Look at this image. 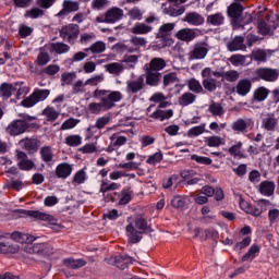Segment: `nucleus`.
<instances>
[{"instance_id": "f257e3e1", "label": "nucleus", "mask_w": 279, "mask_h": 279, "mask_svg": "<svg viewBox=\"0 0 279 279\" xmlns=\"http://www.w3.org/2000/svg\"><path fill=\"white\" fill-rule=\"evenodd\" d=\"M93 97L94 99H98L99 102H90L87 106V110L90 114L108 112V110L117 108V104L123 100V94L121 92L100 88H96L93 92Z\"/></svg>"}, {"instance_id": "f03ea898", "label": "nucleus", "mask_w": 279, "mask_h": 279, "mask_svg": "<svg viewBox=\"0 0 279 279\" xmlns=\"http://www.w3.org/2000/svg\"><path fill=\"white\" fill-rule=\"evenodd\" d=\"M126 236L129 239V243H138L143 236L141 234H145L147 230H149V225H147V220L143 217H137L134 220V226L129 223L125 228Z\"/></svg>"}, {"instance_id": "7ed1b4c3", "label": "nucleus", "mask_w": 279, "mask_h": 279, "mask_svg": "<svg viewBox=\"0 0 279 279\" xmlns=\"http://www.w3.org/2000/svg\"><path fill=\"white\" fill-rule=\"evenodd\" d=\"M210 51V45L206 41H198L192 46V49L187 53L189 62H195V60H206L208 52Z\"/></svg>"}, {"instance_id": "20e7f679", "label": "nucleus", "mask_w": 279, "mask_h": 279, "mask_svg": "<svg viewBox=\"0 0 279 279\" xmlns=\"http://www.w3.org/2000/svg\"><path fill=\"white\" fill-rule=\"evenodd\" d=\"M49 95H51L49 89L35 88L28 97L22 100L21 106L23 108H34L39 101H45Z\"/></svg>"}, {"instance_id": "39448f33", "label": "nucleus", "mask_w": 279, "mask_h": 279, "mask_svg": "<svg viewBox=\"0 0 279 279\" xmlns=\"http://www.w3.org/2000/svg\"><path fill=\"white\" fill-rule=\"evenodd\" d=\"M59 36L65 43H69L70 45H75V40H77V36H80V25L73 23L63 25L59 29Z\"/></svg>"}, {"instance_id": "423d86ee", "label": "nucleus", "mask_w": 279, "mask_h": 279, "mask_svg": "<svg viewBox=\"0 0 279 279\" xmlns=\"http://www.w3.org/2000/svg\"><path fill=\"white\" fill-rule=\"evenodd\" d=\"M173 29H175V23H166L159 27L156 38L162 40V48L171 47V45H173V39H171Z\"/></svg>"}, {"instance_id": "0eeeda50", "label": "nucleus", "mask_w": 279, "mask_h": 279, "mask_svg": "<svg viewBox=\"0 0 279 279\" xmlns=\"http://www.w3.org/2000/svg\"><path fill=\"white\" fill-rule=\"evenodd\" d=\"M26 254H37V256H51L53 247L47 243L26 244L24 246Z\"/></svg>"}, {"instance_id": "6e6552de", "label": "nucleus", "mask_w": 279, "mask_h": 279, "mask_svg": "<svg viewBox=\"0 0 279 279\" xmlns=\"http://www.w3.org/2000/svg\"><path fill=\"white\" fill-rule=\"evenodd\" d=\"M154 108H156V106L150 105L146 110L147 117L149 119H154L155 121H169V119H171V117H173L172 109H167V110L156 109L154 111Z\"/></svg>"}, {"instance_id": "1a4fd4ad", "label": "nucleus", "mask_w": 279, "mask_h": 279, "mask_svg": "<svg viewBox=\"0 0 279 279\" xmlns=\"http://www.w3.org/2000/svg\"><path fill=\"white\" fill-rule=\"evenodd\" d=\"M123 19V11L120 8H111L106 14L96 17L97 23H117Z\"/></svg>"}, {"instance_id": "9d476101", "label": "nucleus", "mask_w": 279, "mask_h": 279, "mask_svg": "<svg viewBox=\"0 0 279 279\" xmlns=\"http://www.w3.org/2000/svg\"><path fill=\"white\" fill-rule=\"evenodd\" d=\"M143 90H145V76L140 75L126 81V93L129 95H137Z\"/></svg>"}, {"instance_id": "9b49d317", "label": "nucleus", "mask_w": 279, "mask_h": 279, "mask_svg": "<svg viewBox=\"0 0 279 279\" xmlns=\"http://www.w3.org/2000/svg\"><path fill=\"white\" fill-rule=\"evenodd\" d=\"M29 130V123L25 120H14L7 126V133L10 136H20V134H25Z\"/></svg>"}, {"instance_id": "f8f14e48", "label": "nucleus", "mask_w": 279, "mask_h": 279, "mask_svg": "<svg viewBox=\"0 0 279 279\" xmlns=\"http://www.w3.org/2000/svg\"><path fill=\"white\" fill-rule=\"evenodd\" d=\"M242 14H243V4L239 2H233L228 7V15L231 19H233L232 21L233 29H239V27H243V25L239 23V19Z\"/></svg>"}, {"instance_id": "ddd939ff", "label": "nucleus", "mask_w": 279, "mask_h": 279, "mask_svg": "<svg viewBox=\"0 0 279 279\" xmlns=\"http://www.w3.org/2000/svg\"><path fill=\"white\" fill-rule=\"evenodd\" d=\"M199 34H202V31L198 28H181L175 33V38L182 40V43H192Z\"/></svg>"}, {"instance_id": "4468645a", "label": "nucleus", "mask_w": 279, "mask_h": 279, "mask_svg": "<svg viewBox=\"0 0 279 279\" xmlns=\"http://www.w3.org/2000/svg\"><path fill=\"white\" fill-rule=\"evenodd\" d=\"M257 77L264 82H276L279 77V70L271 68H259L255 71Z\"/></svg>"}, {"instance_id": "2eb2a0df", "label": "nucleus", "mask_w": 279, "mask_h": 279, "mask_svg": "<svg viewBox=\"0 0 279 279\" xmlns=\"http://www.w3.org/2000/svg\"><path fill=\"white\" fill-rule=\"evenodd\" d=\"M15 156L17 159V166L21 169V171H32L34 167H36V163L32 159L27 157V154L22 150H16Z\"/></svg>"}, {"instance_id": "dca6fc26", "label": "nucleus", "mask_w": 279, "mask_h": 279, "mask_svg": "<svg viewBox=\"0 0 279 279\" xmlns=\"http://www.w3.org/2000/svg\"><path fill=\"white\" fill-rule=\"evenodd\" d=\"M80 11V2L73 0H64L62 3V10L56 14L57 19H64V16H69L71 12Z\"/></svg>"}, {"instance_id": "f3484780", "label": "nucleus", "mask_w": 279, "mask_h": 279, "mask_svg": "<svg viewBox=\"0 0 279 279\" xmlns=\"http://www.w3.org/2000/svg\"><path fill=\"white\" fill-rule=\"evenodd\" d=\"M19 145L22 147V149L28 151V154H36L40 147V140L36 137H25L19 142Z\"/></svg>"}, {"instance_id": "a211bd4d", "label": "nucleus", "mask_w": 279, "mask_h": 279, "mask_svg": "<svg viewBox=\"0 0 279 279\" xmlns=\"http://www.w3.org/2000/svg\"><path fill=\"white\" fill-rule=\"evenodd\" d=\"M26 215L38 219L39 221H47L50 226H58V219L50 214L38 211V210H27Z\"/></svg>"}, {"instance_id": "6ab92c4d", "label": "nucleus", "mask_w": 279, "mask_h": 279, "mask_svg": "<svg viewBox=\"0 0 279 279\" xmlns=\"http://www.w3.org/2000/svg\"><path fill=\"white\" fill-rule=\"evenodd\" d=\"M252 120H245L240 118L232 123L231 130H233V132H236V134H245L247 133L248 128H252Z\"/></svg>"}, {"instance_id": "aec40b11", "label": "nucleus", "mask_w": 279, "mask_h": 279, "mask_svg": "<svg viewBox=\"0 0 279 279\" xmlns=\"http://www.w3.org/2000/svg\"><path fill=\"white\" fill-rule=\"evenodd\" d=\"M166 68H167V61L160 57L153 58L149 61V63H146L144 65V69H148L149 71H154L155 73H158L159 71H162Z\"/></svg>"}, {"instance_id": "412c9836", "label": "nucleus", "mask_w": 279, "mask_h": 279, "mask_svg": "<svg viewBox=\"0 0 279 279\" xmlns=\"http://www.w3.org/2000/svg\"><path fill=\"white\" fill-rule=\"evenodd\" d=\"M183 21L184 23H189V25H193L194 27H199V25H204L205 23V19L197 12L187 13Z\"/></svg>"}, {"instance_id": "4be33fe9", "label": "nucleus", "mask_w": 279, "mask_h": 279, "mask_svg": "<svg viewBox=\"0 0 279 279\" xmlns=\"http://www.w3.org/2000/svg\"><path fill=\"white\" fill-rule=\"evenodd\" d=\"M252 90V80L250 78H242L238 82L235 86V93L241 97H245Z\"/></svg>"}, {"instance_id": "5701e85b", "label": "nucleus", "mask_w": 279, "mask_h": 279, "mask_svg": "<svg viewBox=\"0 0 279 279\" xmlns=\"http://www.w3.org/2000/svg\"><path fill=\"white\" fill-rule=\"evenodd\" d=\"M276 191V183L274 181H263L259 183L258 192L265 197H271Z\"/></svg>"}, {"instance_id": "b1692460", "label": "nucleus", "mask_w": 279, "mask_h": 279, "mask_svg": "<svg viewBox=\"0 0 279 279\" xmlns=\"http://www.w3.org/2000/svg\"><path fill=\"white\" fill-rule=\"evenodd\" d=\"M71 173H73V166L66 162L59 163L56 168L57 178H61L62 180H66Z\"/></svg>"}, {"instance_id": "393cba45", "label": "nucleus", "mask_w": 279, "mask_h": 279, "mask_svg": "<svg viewBox=\"0 0 279 279\" xmlns=\"http://www.w3.org/2000/svg\"><path fill=\"white\" fill-rule=\"evenodd\" d=\"M23 83H16L15 86L9 83H2L0 85V97L2 99H10L14 90H16V86H22Z\"/></svg>"}, {"instance_id": "a878e982", "label": "nucleus", "mask_w": 279, "mask_h": 279, "mask_svg": "<svg viewBox=\"0 0 279 279\" xmlns=\"http://www.w3.org/2000/svg\"><path fill=\"white\" fill-rule=\"evenodd\" d=\"M131 32L137 36H145L146 34H150V32H154V26L147 23H136L131 28Z\"/></svg>"}, {"instance_id": "bb28decb", "label": "nucleus", "mask_w": 279, "mask_h": 279, "mask_svg": "<svg viewBox=\"0 0 279 279\" xmlns=\"http://www.w3.org/2000/svg\"><path fill=\"white\" fill-rule=\"evenodd\" d=\"M195 101H197V95H195L193 92H185L178 99L179 106H182L183 108L195 104Z\"/></svg>"}, {"instance_id": "cd10ccee", "label": "nucleus", "mask_w": 279, "mask_h": 279, "mask_svg": "<svg viewBox=\"0 0 279 279\" xmlns=\"http://www.w3.org/2000/svg\"><path fill=\"white\" fill-rule=\"evenodd\" d=\"M262 125L264 130H267L268 132H274L278 125V119H276V116H274V113H269L263 119Z\"/></svg>"}, {"instance_id": "c85d7f7f", "label": "nucleus", "mask_w": 279, "mask_h": 279, "mask_svg": "<svg viewBox=\"0 0 279 279\" xmlns=\"http://www.w3.org/2000/svg\"><path fill=\"white\" fill-rule=\"evenodd\" d=\"M87 262L84 258H65L63 259L64 267H68V269H80L82 267H86Z\"/></svg>"}, {"instance_id": "c756f323", "label": "nucleus", "mask_w": 279, "mask_h": 279, "mask_svg": "<svg viewBox=\"0 0 279 279\" xmlns=\"http://www.w3.org/2000/svg\"><path fill=\"white\" fill-rule=\"evenodd\" d=\"M245 39L242 36H236L227 45L229 51H243L245 49Z\"/></svg>"}, {"instance_id": "7c9ffc66", "label": "nucleus", "mask_w": 279, "mask_h": 279, "mask_svg": "<svg viewBox=\"0 0 279 279\" xmlns=\"http://www.w3.org/2000/svg\"><path fill=\"white\" fill-rule=\"evenodd\" d=\"M146 73V84L148 86H158V83L160 82V72H154L149 69H144Z\"/></svg>"}, {"instance_id": "2f4dec72", "label": "nucleus", "mask_w": 279, "mask_h": 279, "mask_svg": "<svg viewBox=\"0 0 279 279\" xmlns=\"http://www.w3.org/2000/svg\"><path fill=\"white\" fill-rule=\"evenodd\" d=\"M228 153L230 156H233V158H246L245 151H243V142H236L228 149Z\"/></svg>"}, {"instance_id": "473e14b6", "label": "nucleus", "mask_w": 279, "mask_h": 279, "mask_svg": "<svg viewBox=\"0 0 279 279\" xmlns=\"http://www.w3.org/2000/svg\"><path fill=\"white\" fill-rule=\"evenodd\" d=\"M51 53H57L62 56V53H69L71 51V46L64 43H52L50 44Z\"/></svg>"}, {"instance_id": "72a5a7b5", "label": "nucleus", "mask_w": 279, "mask_h": 279, "mask_svg": "<svg viewBox=\"0 0 279 279\" xmlns=\"http://www.w3.org/2000/svg\"><path fill=\"white\" fill-rule=\"evenodd\" d=\"M51 62V56H49V52L45 51V48L39 49V53L35 60V64L37 66H45Z\"/></svg>"}, {"instance_id": "f704fd0d", "label": "nucleus", "mask_w": 279, "mask_h": 279, "mask_svg": "<svg viewBox=\"0 0 279 279\" xmlns=\"http://www.w3.org/2000/svg\"><path fill=\"white\" fill-rule=\"evenodd\" d=\"M84 51H90V53L94 56H98L99 53H104L106 51V43L101 40L95 41L88 48H85Z\"/></svg>"}, {"instance_id": "c9c22d12", "label": "nucleus", "mask_w": 279, "mask_h": 279, "mask_svg": "<svg viewBox=\"0 0 279 279\" xmlns=\"http://www.w3.org/2000/svg\"><path fill=\"white\" fill-rule=\"evenodd\" d=\"M186 84L190 93H195V95H202L204 93V87L197 78H190Z\"/></svg>"}, {"instance_id": "e433bc0d", "label": "nucleus", "mask_w": 279, "mask_h": 279, "mask_svg": "<svg viewBox=\"0 0 279 279\" xmlns=\"http://www.w3.org/2000/svg\"><path fill=\"white\" fill-rule=\"evenodd\" d=\"M226 22V17L223 13H215L207 16V25H213L214 27H219V25H223Z\"/></svg>"}, {"instance_id": "4c0bfd02", "label": "nucleus", "mask_w": 279, "mask_h": 279, "mask_svg": "<svg viewBox=\"0 0 279 279\" xmlns=\"http://www.w3.org/2000/svg\"><path fill=\"white\" fill-rule=\"evenodd\" d=\"M45 15V10L43 8H32L25 11L24 13V19H32V20H36V19H41V16Z\"/></svg>"}, {"instance_id": "58836bf2", "label": "nucleus", "mask_w": 279, "mask_h": 279, "mask_svg": "<svg viewBox=\"0 0 279 279\" xmlns=\"http://www.w3.org/2000/svg\"><path fill=\"white\" fill-rule=\"evenodd\" d=\"M116 267L118 269H128L129 265H132V257L128 255H121L113 258Z\"/></svg>"}, {"instance_id": "ea45409f", "label": "nucleus", "mask_w": 279, "mask_h": 279, "mask_svg": "<svg viewBox=\"0 0 279 279\" xmlns=\"http://www.w3.org/2000/svg\"><path fill=\"white\" fill-rule=\"evenodd\" d=\"M259 252H260V247L256 244H253L248 248L247 253L243 255V257L241 258V262L242 263H247V260H248L250 263H252V260L254 258H256V254H258Z\"/></svg>"}, {"instance_id": "a19ab883", "label": "nucleus", "mask_w": 279, "mask_h": 279, "mask_svg": "<svg viewBox=\"0 0 279 279\" xmlns=\"http://www.w3.org/2000/svg\"><path fill=\"white\" fill-rule=\"evenodd\" d=\"M108 123H110V116H102L96 120L95 125H90L87 129V132H89V133L93 132L95 130V128H97V130H104V128H106V125H108Z\"/></svg>"}, {"instance_id": "79ce46f5", "label": "nucleus", "mask_w": 279, "mask_h": 279, "mask_svg": "<svg viewBox=\"0 0 279 279\" xmlns=\"http://www.w3.org/2000/svg\"><path fill=\"white\" fill-rule=\"evenodd\" d=\"M39 154L44 162H53V150L51 149V146H43Z\"/></svg>"}, {"instance_id": "37998d69", "label": "nucleus", "mask_w": 279, "mask_h": 279, "mask_svg": "<svg viewBox=\"0 0 279 279\" xmlns=\"http://www.w3.org/2000/svg\"><path fill=\"white\" fill-rule=\"evenodd\" d=\"M77 80V73L65 72L61 74V86H73V82Z\"/></svg>"}, {"instance_id": "c03bdc74", "label": "nucleus", "mask_w": 279, "mask_h": 279, "mask_svg": "<svg viewBox=\"0 0 279 279\" xmlns=\"http://www.w3.org/2000/svg\"><path fill=\"white\" fill-rule=\"evenodd\" d=\"M269 97V89L265 86L258 87L253 93V99L255 101H265Z\"/></svg>"}, {"instance_id": "a18cd8bd", "label": "nucleus", "mask_w": 279, "mask_h": 279, "mask_svg": "<svg viewBox=\"0 0 279 279\" xmlns=\"http://www.w3.org/2000/svg\"><path fill=\"white\" fill-rule=\"evenodd\" d=\"M240 206L245 210V213L253 215V217H260L263 215V207L260 206L248 207L246 202H241Z\"/></svg>"}, {"instance_id": "49530a36", "label": "nucleus", "mask_w": 279, "mask_h": 279, "mask_svg": "<svg viewBox=\"0 0 279 279\" xmlns=\"http://www.w3.org/2000/svg\"><path fill=\"white\" fill-rule=\"evenodd\" d=\"M163 12L168 14V16H182L186 9L184 7L170 5L163 9Z\"/></svg>"}, {"instance_id": "de8ad7c7", "label": "nucleus", "mask_w": 279, "mask_h": 279, "mask_svg": "<svg viewBox=\"0 0 279 279\" xmlns=\"http://www.w3.org/2000/svg\"><path fill=\"white\" fill-rule=\"evenodd\" d=\"M43 116L46 117L47 121L53 122L60 117V112L53 107H47L43 110Z\"/></svg>"}, {"instance_id": "09e8293b", "label": "nucleus", "mask_w": 279, "mask_h": 279, "mask_svg": "<svg viewBox=\"0 0 279 279\" xmlns=\"http://www.w3.org/2000/svg\"><path fill=\"white\" fill-rule=\"evenodd\" d=\"M208 111L213 117H221L222 114H226V110L223 109V106L219 102H213L208 107Z\"/></svg>"}, {"instance_id": "8fccbe9b", "label": "nucleus", "mask_w": 279, "mask_h": 279, "mask_svg": "<svg viewBox=\"0 0 279 279\" xmlns=\"http://www.w3.org/2000/svg\"><path fill=\"white\" fill-rule=\"evenodd\" d=\"M105 69L108 73H111V75H119L123 72V64L119 62H113L105 65Z\"/></svg>"}, {"instance_id": "3c124183", "label": "nucleus", "mask_w": 279, "mask_h": 279, "mask_svg": "<svg viewBox=\"0 0 279 279\" xmlns=\"http://www.w3.org/2000/svg\"><path fill=\"white\" fill-rule=\"evenodd\" d=\"M64 143L68 147H80V145H82V136L75 134L68 135Z\"/></svg>"}, {"instance_id": "603ef678", "label": "nucleus", "mask_w": 279, "mask_h": 279, "mask_svg": "<svg viewBox=\"0 0 279 279\" xmlns=\"http://www.w3.org/2000/svg\"><path fill=\"white\" fill-rule=\"evenodd\" d=\"M16 252H19V245L0 242V254H16Z\"/></svg>"}, {"instance_id": "864d4df0", "label": "nucleus", "mask_w": 279, "mask_h": 279, "mask_svg": "<svg viewBox=\"0 0 279 279\" xmlns=\"http://www.w3.org/2000/svg\"><path fill=\"white\" fill-rule=\"evenodd\" d=\"M120 184L119 183H108L107 181L102 180L101 184H100V193L105 194L108 193V191H118V189H120Z\"/></svg>"}, {"instance_id": "5fc2aeb1", "label": "nucleus", "mask_w": 279, "mask_h": 279, "mask_svg": "<svg viewBox=\"0 0 279 279\" xmlns=\"http://www.w3.org/2000/svg\"><path fill=\"white\" fill-rule=\"evenodd\" d=\"M72 93L73 95H80L81 93H86V82L83 80H77L72 84Z\"/></svg>"}, {"instance_id": "6e6d98bb", "label": "nucleus", "mask_w": 279, "mask_h": 279, "mask_svg": "<svg viewBox=\"0 0 279 279\" xmlns=\"http://www.w3.org/2000/svg\"><path fill=\"white\" fill-rule=\"evenodd\" d=\"M106 80V76L104 74H96L85 81L86 86H99Z\"/></svg>"}, {"instance_id": "4d7b16f0", "label": "nucleus", "mask_w": 279, "mask_h": 279, "mask_svg": "<svg viewBox=\"0 0 279 279\" xmlns=\"http://www.w3.org/2000/svg\"><path fill=\"white\" fill-rule=\"evenodd\" d=\"M202 84L203 88L208 90V93H215V90H217V80L215 78H205L203 80Z\"/></svg>"}, {"instance_id": "13d9d810", "label": "nucleus", "mask_w": 279, "mask_h": 279, "mask_svg": "<svg viewBox=\"0 0 279 279\" xmlns=\"http://www.w3.org/2000/svg\"><path fill=\"white\" fill-rule=\"evenodd\" d=\"M130 202H132V192L130 190H122L119 199L120 206H125Z\"/></svg>"}, {"instance_id": "bf43d9fd", "label": "nucleus", "mask_w": 279, "mask_h": 279, "mask_svg": "<svg viewBox=\"0 0 279 279\" xmlns=\"http://www.w3.org/2000/svg\"><path fill=\"white\" fill-rule=\"evenodd\" d=\"M80 123V119L70 118L65 120L62 124L60 130L66 131V130H73V128H76V125Z\"/></svg>"}, {"instance_id": "052dcab7", "label": "nucleus", "mask_w": 279, "mask_h": 279, "mask_svg": "<svg viewBox=\"0 0 279 279\" xmlns=\"http://www.w3.org/2000/svg\"><path fill=\"white\" fill-rule=\"evenodd\" d=\"M84 182H86V170L82 169L78 170L73 179H72V183L73 184H84Z\"/></svg>"}, {"instance_id": "680f3d73", "label": "nucleus", "mask_w": 279, "mask_h": 279, "mask_svg": "<svg viewBox=\"0 0 279 279\" xmlns=\"http://www.w3.org/2000/svg\"><path fill=\"white\" fill-rule=\"evenodd\" d=\"M229 61L233 66H245V56L243 54H233Z\"/></svg>"}, {"instance_id": "e2e57ef3", "label": "nucleus", "mask_w": 279, "mask_h": 279, "mask_svg": "<svg viewBox=\"0 0 279 279\" xmlns=\"http://www.w3.org/2000/svg\"><path fill=\"white\" fill-rule=\"evenodd\" d=\"M177 82H180L178 74L171 72L163 75V86H171V84H175Z\"/></svg>"}, {"instance_id": "0e129e2a", "label": "nucleus", "mask_w": 279, "mask_h": 279, "mask_svg": "<svg viewBox=\"0 0 279 279\" xmlns=\"http://www.w3.org/2000/svg\"><path fill=\"white\" fill-rule=\"evenodd\" d=\"M206 143L208 147H219L220 145H223V138H221L220 136L214 135V136H209L206 140Z\"/></svg>"}, {"instance_id": "69168bd1", "label": "nucleus", "mask_w": 279, "mask_h": 279, "mask_svg": "<svg viewBox=\"0 0 279 279\" xmlns=\"http://www.w3.org/2000/svg\"><path fill=\"white\" fill-rule=\"evenodd\" d=\"M239 77H241V73H239V71L229 70V71L225 72L223 80H226V82H236V80H239Z\"/></svg>"}, {"instance_id": "338daca9", "label": "nucleus", "mask_w": 279, "mask_h": 279, "mask_svg": "<svg viewBox=\"0 0 279 279\" xmlns=\"http://www.w3.org/2000/svg\"><path fill=\"white\" fill-rule=\"evenodd\" d=\"M41 73H45L46 75H57V73H60V65L58 64H49L48 66L44 68Z\"/></svg>"}, {"instance_id": "774afa93", "label": "nucleus", "mask_w": 279, "mask_h": 279, "mask_svg": "<svg viewBox=\"0 0 279 279\" xmlns=\"http://www.w3.org/2000/svg\"><path fill=\"white\" fill-rule=\"evenodd\" d=\"M268 221L270 226H274V223H278L279 221V209H269L268 211Z\"/></svg>"}]
</instances>
